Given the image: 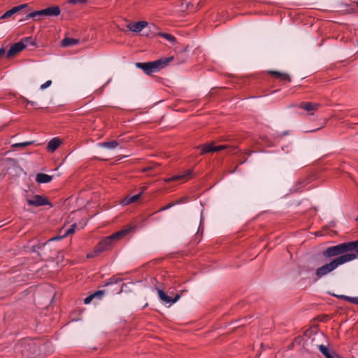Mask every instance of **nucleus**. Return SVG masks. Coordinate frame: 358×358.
I'll return each instance as SVG.
<instances>
[{
    "instance_id": "1",
    "label": "nucleus",
    "mask_w": 358,
    "mask_h": 358,
    "mask_svg": "<svg viewBox=\"0 0 358 358\" xmlns=\"http://www.w3.org/2000/svg\"><path fill=\"white\" fill-rule=\"evenodd\" d=\"M357 257V255L355 253H349L338 257L329 263L317 268L315 271V275L317 278H321L335 270L339 266L355 259Z\"/></svg>"
},
{
    "instance_id": "2",
    "label": "nucleus",
    "mask_w": 358,
    "mask_h": 358,
    "mask_svg": "<svg viewBox=\"0 0 358 358\" xmlns=\"http://www.w3.org/2000/svg\"><path fill=\"white\" fill-rule=\"evenodd\" d=\"M173 59L174 57L171 56L162 57L153 62H137L136 63V66L143 70L147 75H150L167 66Z\"/></svg>"
},
{
    "instance_id": "3",
    "label": "nucleus",
    "mask_w": 358,
    "mask_h": 358,
    "mask_svg": "<svg viewBox=\"0 0 358 358\" xmlns=\"http://www.w3.org/2000/svg\"><path fill=\"white\" fill-rule=\"evenodd\" d=\"M354 241L343 243L338 244L335 246L329 247L327 248L323 255L327 257H331L335 256H342L349 253H353L354 251Z\"/></svg>"
},
{
    "instance_id": "4",
    "label": "nucleus",
    "mask_w": 358,
    "mask_h": 358,
    "mask_svg": "<svg viewBox=\"0 0 358 358\" xmlns=\"http://www.w3.org/2000/svg\"><path fill=\"white\" fill-rule=\"evenodd\" d=\"M31 40V37L23 38L20 42L13 44L7 52V57H11L22 51L27 46L25 41Z\"/></svg>"
},
{
    "instance_id": "5",
    "label": "nucleus",
    "mask_w": 358,
    "mask_h": 358,
    "mask_svg": "<svg viewBox=\"0 0 358 358\" xmlns=\"http://www.w3.org/2000/svg\"><path fill=\"white\" fill-rule=\"evenodd\" d=\"M27 203L29 206L34 207L50 205V203L46 197L38 194H34L31 197H27Z\"/></svg>"
},
{
    "instance_id": "6",
    "label": "nucleus",
    "mask_w": 358,
    "mask_h": 358,
    "mask_svg": "<svg viewBox=\"0 0 358 358\" xmlns=\"http://www.w3.org/2000/svg\"><path fill=\"white\" fill-rule=\"evenodd\" d=\"M131 228L124 229L113 234L112 235L106 237L105 239L103 240V243H105L108 248H109L113 244V241L122 238L131 231Z\"/></svg>"
},
{
    "instance_id": "7",
    "label": "nucleus",
    "mask_w": 358,
    "mask_h": 358,
    "mask_svg": "<svg viewBox=\"0 0 358 358\" xmlns=\"http://www.w3.org/2000/svg\"><path fill=\"white\" fill-rule=\"evenodd\" d=\"M158 295L159 299L164 303H176L179 299V294H176L173 299L169 296L164 291L159 289L158 290Z\"/></svg>"
},
{
    "instance_id": "8",
    "label": "nucleus",
    "mask_w": 358,
    "mask_h": 358,
    "mask_svg": "<svg viewBox=\"0 0 358 358\" xmlns=\"http://www.w3.org/2000/svg\"><path fill=\"white\" fill-rule=\"evenodd\" d=\"M148 23L146 21H139L137 22L130 23L127 27L133 32L138 33L148 26Z\"/></svg>"
},
{
    "instance_id": "9",
    "label": "nucleus",
    "mask_w": 358,
    "mask_h": 358,
    "mask_svg": "<svg viewBox=\"0 0 358 358\" xmlns=\"http://www.w3.org/2000/svg\"><path fill=\"white\" fill-rule=\"evenodd\" d=\"M108 247L101 241L94 248V250L87 255V258H93L99 255L101 252L106 250Z\"/></svg>"
},
{
    "instance_id": "10",
    "label": "nucleus",
    "mask_w": 358,
    "mask_h": 358,
    "mask_svg": "<svg viewBox=\"0 0 358 358\" xmlns=\"http://www.w3.org/2000/svg\"><path fill=\"white\" fill-rule=\"evenodd\" d=\"M28 6L27 3L21 4L17 6H15L10 9L9 10L6 11L1 17V18L5 19L10 17L13 15L15 13H17V12L23 10L24 8H27Z\"/></svg>"
},
{
    "instance_id": "11",
    "label": "nucleus",
    "mask_w": 358,
    "mask_h": 358,
    "mask_svg": "<svg viewBox=\"0 0 358 358\" xmlns=\"http://www.w3.org/2000/svg\"><path fill=\"white\" fill-rule=\"evenodd\" d=\"M147 189L146 187H141V192L136 195H134V196H127L122 202V203L123 205H128V204H130L131 203H134L136 201H137L140 196H141V194L145 191V189Z\"/></svg>"
},
{
    "instance_id": "12",
    "label": "nucleus",
    "mask_w": 358,
    "mask_h": 358,
    "mask_svg": "<svg viewBox=\"0 0 358 358\" xmlns=\"http://www.w3.org/2000/svg\"><path fill=\"white\" fill-rule=\"evenodd\" d=\"M300 107L306 110L309 115H313V111L316 110L318 108V104H313L310 102L301 103Z\"/></svg>"
},
{
    "instance_id": "13",
    "label": "nucleus",
    "mask_w": 358,
    "mask_h": 358,
    "mask_svg": "<svg viewBox=\"0 0 358 358\" xmlns=\"http://www.w3.org/2000/svg\"><path fill=\"white\" fill-rule=\"evenodd\" d=\"M52 179L51 176L45 173H38L36 176V181L38 183H48Z\"/></svg>"
},
{
    "instance_id": "14",
    "label": "nucleus",
    "mask_w": 358,
    "mask_h": 358,
    "mask_svg": "<svg viewBox=\"0 0 358 358\" xmlns=\"http://www.w3.org/2000/svg\"><path fill=\"white\" fill-rule=\"evenodd\" d=\"M61 144V141L57 138H53L48 145V151L53 152H55L59 145Z\"/></svg>"
},
{
    "instance_id": "15",
    "label": "nucleus",
    "mask_w": 358,
    "mask_h": 358,
    "mask_svg": "<svg viewBox=\"0 0 358 358\" xmlns=\"http://www.w3.org/2000/svg\"><path fill=\"white\" fill-rule=\"evenodd\" d=\"M98 145L101 148L113 150L119 145V143L117 141H111L108 142H101L98 144Z\"/></svg>"
},
{
    "instance_id": "16",
    "label": "nucleus",
    "mask_w": 358,
    "mask_h": 358,
    "mask_svg": "<svg viewBox=\"0 0 358 358\" xmlns=\"http://www.w3.org/2000/svg\"><path fill=\"white\" fill-rule=\"evenodd\" d=\"M319 350L320 352L326 357V358H332L331 356L334 354V351L329 349L327 346L324 345H319Z\"/></svg>"
},
{
    "instance_id": "17",
    "label": "nucleus",
    "mask_w": 358,
    "mask_h": 358,
    "mask_svg": "<svg viewBox=\"0 0 358 358\" xmlns=\"http://www.w3.org/2000/svg\"><path fill=\"white\" fill-rule=\"evenodd\" d=\"M319 350L320 352L326 357V358H332L331 356L334 354V351L329 349L327 346L324 345H319Z\"/></svg>"
},
{
    "instance_id": "18",
    "label": "nucleus",
    "mask_w": 358,
    "mask_h": 358,
    "mask_svg": "<svg viewBox=\"0 0 358 358\" xmlns=\"http://www.w3.org/2000/svg\"><path fill=\"white\" fill-rule=\"evenodd\" d=\"M319 350L320 352L326 357V358H332L331 356L334 354V351L329 349L327 346L324 345H319Z\"/></svg>"
},
{
    "instance_id": "19",
    "label": "nucleus",
    "mask_w": 358,
    "mask_h": 358,
    "mask_svg": "<svg viewBox=\"0 0 358 358\" xmlns=\"http://www.w3.org/2000/svg\"><path fill=\"white\" fill-rule=\"evenodd\" d=\"M319 350L320 352L326 357V358H332L331 356L334 354V351L329 349L327 346L324 345H319Z\"/></svg>"
},
{
    "instance_id": "20",
    "label": "nucleus",
    "mask_w": 358,
    "mask_h": 358,
    "mask_svg": "<svg viewBox=\"0 0 358 358\" xmlns=\"http://www.w3.org/2000/svg\"><path fill=\"white\" fill-rule=\"evenodd\" d=\"M78 43V41L77 39L71 38H65L62 41V45L63 47H69L73 46Z\"/></svg>"
},
{
    "instance_id": "21",
    "label": "nucleus",
    "mask_w": 358,
    "mask_h": 358,
    "mask_svg": "<svg viewBox=\"0 0 358 358\" xmlns=\"http://www.w3.org/2000/svg\"><path fill=\"white\" fill-rule=\"evenodd\" d=\"M48 16H57L60 13L58 6H51L46 8Z\"/></svg>"
},
{
    "instance_id": "22",
    "label": "nucleus",
    "mask_w": 358,
    "mask_h": 358,
    "mask_svg": "<svg viewBox=\"0 0 358 358\" xmlns=\"http://www.w3.org/2000/svg\"><path fill=\"white\" fill-rule=\"evenodd\" d=\"M37 13H38V10H36V11H34V12H31L29 14H27L24 18L23 19H21L20 21V22H22L24 20H27L29 18H33L34 20H41L42 17L41 15H37Z\"/></svg>"
},
{
    "instance_id": "23",
    "label": "nucleus",
    "mask_w": 358,
    "mask_h": 358,
    "mask_svg": "<svg viewBox=\"0 0 358 358\" xmlns=\"http://www.w3.org/2000/svg\"><path fill=\"white\" fill-rule=\"evenodd\" d=\"M199 148L202 154L214 152V145L212 143L201 145Z\"/></svg>"
},
{
    "instance_id": "24",
    "label": "nucleus",
    "mask_w": 358,
    "mask_h": 358,
    "mask_svg": "<svg viewBox=\"0 0 358 358\" xmlns=\"http://www.w3.org/2000/svg\"><path fill=\"white\" fill-rule=\"evenodd\" d=\"M271 74L275 76L276 78L280 79L281 80H289V76L285 73H281L278 71H271Z\"/></svg>"
},
{
    "instance_id": "25",
    "label": "nucleus",
    "mask_w": 358,
    "mask_h": 358,
    "mask_svg": "<svg viewBox=\"0 0 358 358\" xmlns=\"http://www.w3.org/2000/svg\"><path fill=\"white\" fill-rule=\"evenodd\" d=\"M192 170L188 169L185 171L184 174H182V175L180 174V182L181 181L186 182L188 180H189L192 178Z\"/></svg>"
},
{
    "instance_id": "26",
    "label": "nucleus",
    "mask_w": 358,
    "mask_h": 358,
    "mask_svg": "<svg viewBox=\"0 0 358 358\" xmlns=\"http://www.w3.org/2000/svg\"><path fill=\"white\" fill-rule=\"evenodd\" d=\"M336 296L339 299H344L355 304H358V297H350L345 295H337Z\"/></svg>"
},
{
    "instance_id": "27",
    "label": "nucleus",
    "mask_w": 358,
    "mask_h": 358,
    "mask_svg": "<svg viewBox=\"0 0 358 358\" xmlns=\"http://www.w3.org/2000/svg\"><path fill=\"white\" fill-rule=\"evenodd\" d=\"M34 141H25V142H23V143H15L13 145H12V147L13 148H25L27 146H29V145H31L32 144H34Z\"/></svg>"
},
{
    "instance_id": "28",
    "label": "nucleus",
    "mask_w": 358,
    "mask_h": 358,
    "mask_svg": "<svg viewBox=\"0 0 358 358\" xmlns=\"http://www.w3.org/2000/svg\"><path fill=\"white\" fill-rule=\"evenodd\" d=\"M159 35L164 37L171 43H175L176 42V38L171 34L166 33H159Z\"/></svg>"
},
{
    "instance_id": "29",
    "label": "nucleus",
    "mask_w": 358,
    "mask_h": 358,
    "mask_svg": "<svg viewBox=\"0 0 358 358\" xmlns=\"http://www.w3.org/2000/svg\"><path fill=\"white\" fill-rule=\"evenodd\" d=\"M178 203H179L178 200H176V201H173V202H171V203L166 204V206H164V207L161 208L158 211L166 210L171 208V207H173V206L178 204Z\"/></svg>"
},
{
    "instance_id": "30",
    "label": "nucleus",
    "mask_w": 358,
    "mask_h": 358,
    "mask_svg": "<svg viewBox=\"0 0 358 358\" xmlns=\"http://www.w3.org/2000/svg\"><path fill=\"white\" fill-rule=\"evenodd\" d=\"M92 294L94 299H97L99 300L103 296L105 292L103 290H98Z\"/></svg>"
},
{
    "instance_id": "31",
    "label": "nucleus",
    "mask_w": 358,
    "mask_h": 358,
    "mask_svg": "<svg viewBox=\"0 0 358 358\" xmlns=\"http://www.w3.org/2000/svg\"><path fill=\"white\" fill-rule=\"evenodd\" d=\"M76 227V224H73V225H71V227L65 232V234H64V236L66 237L68 235L74 233Z\"/></svg>"
},
{
    "instance_id": "32",
    "label": "nucleus",
    "mask_w": 358,
    "mask_h": 358,
    "mask_svg": "<svg viewBox=\"0 0 358 358\" xmlns=\"http://www.w3.org/2000/svg\"><path fill=\"white\" fill-rule=\"evenodd\" d=\"M110 80H111V79H109L104 85H103L97 90H96L95 93L97 94H101L103 92L106 86L110 82Z\"/></svg>"
},
{
    "instance_id": "33",
    "label": "nucleus",
    "mask_w": 358,
    "mask_h": 358,
    "mask_svg": "<svg viewBox=\"0 0 358 358\" xmlns=\"http://www.w3.org/2000/svg\"><path fill=\"white\" fill-rule=\"evenodd\" d=\"M51 85H52V81L48 80L45 83H43V85H41L40 89L42 90H45V89L48 88V87H50Z\"/></svg>"
},
{
    "instance_id": "34",
    "label": "nucleus",
    "mask_w": 358,
    "mask_h": 358,
    "mask_svg": "<svg viewBox=\"0 0 358 358\" xmlns=\"http://www.w3.org/2000/svg\"><path fill=\"white\" fill-rule=\"evenodd\" d=\"M94 299V297L92 296V294H90L88 296H87L85 299H84V303L85 304H89L92 302V301Z\"/></svg>"
},
{
    "instance_id": "35",
    "label": "nucleus",
    "mask_w": 358,
    "mask_h": 358,
    "mask_svg": "<svg viewBox=\"0 0 358 358\" xmlns=\"http://www.w3.org/2000/svg\"><path fill=\"white\" fill-rule=\"evenodd\" d=\"M226 148H227V146H225V145H217V146L214 145V152H220Z\"/></svg>"
},
{
    "instance_id": "36",
    "label": "nucleus",
    "mask_w": 358,
    "mask_h": 358,
    "mask_svg": "<svg viewBox=\"0 0 358 358\" xmlns=\"http://www.w3.org/2000/svg\"><path fill=\"white\" fill-rule=\"evenodd\" d=\"M37 15H41L42 17L48 16V13L46 11V8L41 10H38V13H37Z\"/></svg>"
},
{
    "instance_id": "37",
    "label": "nucleus",
    "mask_w": 358,
    "mask_h": 358,
    "mask_svg": "<svg viewBox=\"0 0 358 358\" xmlns=\"http://www.w3.org/2000/svg\"><path fill=\"white\" fill-rule=\"evenodd\" d=\"M118 282L117 280H114L113 278H110L108 280V282L106 283V285L116 284Z\"/></svg>"
},
{
    "instance_id": "38",
    "label": "nucleus",
    "mask_w": 358,
    "mask_h": 358,
    "mask_svg": "<svg viewBox=\"0 0 358 358\" xmlns=\"http://www.w3.org/2000/svg\"><path fill=\"white\" fill-rule=\"evenodd\" d=\"M65 236H55L53 238H52L51 239L49 240V241H57V240H60L63 238H64Z\"/></svg>"
},
{
    "instance_id": "39",
    "label": "nucleus",
    "mask_w": 358,
    "mask_h": 358,
    "mask_svg": "<svg viewBox=\"0 0 358 358\" xmlns=\"http://www.w3.org/2000/svg\"><path fill=\"white\" fill-rule=\"evenodd\" d=\"M86 1L85 0H71V3H85Z\"/></svg>"
},
{
    "instance_id": "40",
    "label": "nucleus",
    "mask_w": 358,
    "mask_h": 358,
    "mask_svg": "<svg viewBox=\"0 0 358 358\" xmlns=\"http://www.w3.org/2000/svg\"><path fill=\"white\" fill-rule=\"evenodd\" d=\"M354 244H355L354 251H355L358 255V241H354Z\"/></svg>"
},
{
    "instance_id": "41",
    "label": "nucleus",
    "mask_w": 358,
    "mask_h": 358,
    "mask_svg": "<svg viewBox=\"0 0 358 358\" xmlns=\"http://www.w3.org/2000/svg\"><path fill=\"white\" fill-rule=\"evenodd\" d=\"M25 43H27V45L29 43L31 44V45H35V43H34V41H33L32 38H31V40H29V41H25Z\"/></svg>"
},
{
    "instance_id": "42",
    "label": "nucleus",
    "mask_w": 358,
    "mask_h": 358,
    "mask_svg": "<svg viewBox=\"0 0 358 358\" xmlns=\"http://www.w3.org/2000/svg\"><path fill=\"white\" fill-rule=\"evenodd\" d=\"M5 52H5V49H4V48H1V49H0V57H1L2 55H3L5 54Z\"/></svg>"
},
{
    "instance_id": "43",
    "label": "nucleus",
    "mask_w": 358,
    "mask_h": 358,
    "mask_svg": "<svg viewBox=\"0 0 358 358\" xmlns=\"http://www.w3.org/2000/svg\"><path fill=\"white\" fill-rule=\"evenodd\" d=\"M178 178H179V176H173V178H169L167 180H168V181H170V180H176V179H178Z\"/></svg>"
},
{
    "instance_id": "44",
    "label": "nucleus",
    "mask_w": 358,
    "mask_h": 358,
    "mask_svg": "<svg viewBox=\"0 0 358 358\" xmlns=\"http://www.w3.org/2000/svg\"><path fill=\"white\" fill-rule=\"evenodd\" d=\"M29 103L31 104V106H36L37 105L36 102L32 101H29Z\"/></svg>"
},
{
    "instance_id": "45",
    "label": "nucleus",
    "mask_w": 358,
    "mask_h": 358,
    "mask_svg": "<svg viewBox=\"0 0 358 358\" xmlns=\"http://www.w3.org/2000/svg\"><path fill=\"white\" fill-rule=\"evenodd\" d=\"M25 101H26L27 103H29V100H27V99H26V100H25Z\"/></svg>"
},
{
    "instance_id": "46",
    "label": "nucleus",
    "mask_w": 358,
    "mask_h": 358,
    "mask_svg": "<svg viewBox=\"0 0 358 358\" xmlns=\"http://www.w3.org/2000/svg\"><path fill=\"white\" fill-rule=\"evenodd\" d=\"M357 220H358V217H357Z\"/></svg>"
}]
</instances>
